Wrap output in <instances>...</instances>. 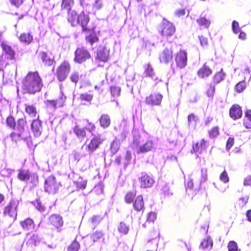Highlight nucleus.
Here are the masks:
<instances>
[{"mask_svg":"<svg viewBox=\"0 0 251 251\" xmlns=\"http://www.w3.org/2000/svg\"><path fill=\"white\" fill-rule=\"evenodd\" d=\"M45 104L48 108L53 110L57 108L55 100H47L45 101Z\"/></svg>","mask_w":251,"mask_h":251,"instance_id":"obj_49","label":"nucleus"},{"mask_svg":"<svg viewBox=\"0 0 251 251\" xmlns=\"http://www.w3.org/2000/svg\"><path fill=\"white\" fill-rule=\"evenodd\" d=\"M145 73L147 76H148L151 77L152 79L154 78V73L153 69L150 66V65H148L145 68Z\"/></svg>","mask_w":251,"mask_h":251,"instance_id":"obj_42","label":"nucleus"},{"mask_svg":"<svg viewBox=\"0 0 251 251\" xmlns=\"http://www.w3.org/2000/svg\"><path fill=\"white\" fill-rule=\"evenodd\" d=\"M212 246L213 242L212 240L210 237H207L201 242L200 248L203 250L209 251L211 249Z\"/></svg>","mask_w":251,"mask_h":251,"instance_id":"obj_23","label":"nucleus"},{"mask_svg":"<svg viewBox=\"0 0 251 251\" xmlns=\"http://www.w3.org/2000/svg\"><path fill=\"white\" fill-rule=\"evenodd\" d=\"M75 54L74 61L78 63L83 62L90 57L89 52L84 48L77 49Z\"/></svg>","mask_w":251,"mask_h":251,"instance_id":"obj_8","label":"nucleus"},{"mask_svg":"<svg viewBox=\"0 0 251 251\" xmlns=\"http://www.w3.org/2000/svg\"><path fill=\"white\" fill-rule=\"evenodd\" d=\"M59 184L57 183L54 176L48 177L45 182V190L49 194H54L58 190Z\"/></svg>","mask_w":251,"mask_h":251,"instance_id":"obj_6","label":"nucleus"},{"mask_svg":"<svg viewBox=\"0 0 251 251\" xmlns=\"http://www.w3.org/2000/svg\"><path fill=\"white\" fill-rule=\"evenodd\" d=\"M87 42H89L91 45L94 43L98 41V38L95 34H91L89 36L86 37Z\"/></svg>","mask_w":251,"mask_h":251,"instance_id":"obj_43","label":"nucleus"},{"mask_svg":"<svg viewBox=\"0 0 251 251\" xmlns=\"http://www.w3.org/2000/svg\"><path fill=\"white\" fill-rule=\"evenodd\" d=\"M100 126L104 128L108 127L110 125V119L107 114H102L100 119Z\"/></svg>","mask_w":251,"mask_h":251,"instance_id":"obj_29","label":"nucleus"},{"mask_svg":"<svg viewBox=\"0 0 251 251\" xmlns=\"http://www.w3.org/2000/svg\"><path fill=\"white\" fill-rule=\"evenodd\" d=\"M26 123V121L24 119H20L18 121L17 126L18 131L22 133L25 131Z\"/></svg>","mask_w":251,"mask_h":251,"instance_id":"obj_36","label":"nucleus"},{"mask_svg":"<svg viewBox=\"0 0 251 251\" xmlns=\"http://www.w3.org/2000/svg\"><path fill=\"white\" fill-rule=\"evenodd\" d=\"M215 92V87L212 85H210L209 89L207 91V94L208 97H212L213 96Z\"/></svg>","mask_w":251,"mask_h":251,"instance_id":"obj_64","label":"nucleus"},{"mask_svg":"<svg viewBox=\"0 0 251 251\" xmlns=\"http://www.w3.org/2000/svg\"><path fill=\"white\" fill-rule=\"evenodd\" d=\"M33 186H35L38 183V177L36 175L33 174L31 176V181Z\"/></svg>","mask_w":251,"mask_h":251,"instance_id":"obj_63","label":"nucleus"},{"mask_svg":"<svg viewBox=\"0 0 251 251\" xmlns=\"http://www.w3.org/2000/svg\"><path fill=\"white\" fill-rule=\"evenodd\" d=\"M133 206L135 210L137 211H141L144 209V203L142 196H137L134 203H133Z\"/></svg>","mask_w":251,"mask_h":251,"instance_id":"obj_24","label":"nucleus"},{"mask_svg":"<svg viewBox=\"0 0 251 251\" xmlns=\"http://www.w3.org/2000/svg\"><path fill=\"white\" fill-rule=\"evenodd\" d=\"M154 147L153 142L151 140L147 141L140 146L137 151V153H143L151 151Z\"/></svg>","mask_w":251,"mask_h":251,"instance_id":"obj_17","label":"nucleus"},{"mask_svg":"<svg viewBox=\"0 0 251 251\" xmlns=\"http://www.w3.org/2000/svg\"><path fill=\"white\" fill-rule=\"evenodd\" d=\"M225 76V74L223 72V69H222L219 72L214 75L213 77L214 82L216 83H219L224 79Z\"/></svg>","mask_w":251,"mask_h":251,"instance_id":"obj_35","label":"nucleus"},{"mask_svg":"<svg viewBox=\"0 0 251 251\" xmlns=\"http://www.w3.org/2000/svg\"><path fill=\"white\" fill-rule=\"evenodd\" d=\"M73 3V0H63L62 4H61V8L62 9H66L68 11V13L71 10V5Z\"/></svg>","mask_w":251,"mask_h":251,"instance_id":"obj_39","label":"nucleus"},{"mask_svg":"<svg viewBox=\"0 0 251 251\" xmlns=\"http://www.w3.org/2000/svg\"><path fill=\"white\" fill-rule=\"evenodd\" d=\"M139 181L141 188H151L154 183L153 178L146 174H142L139 177Z\"/></svg>","mask_w":251,"mask_h":251,"instance_id":"obj_10","label":"nucleus"},{"mask_svg":"<svg viewBox=\"0 0 251 251\" xmlns=\"http://www.w3.org/2000/svg\"><path fill=\"white\" fill-rule=\"evenodd\" d=\"M198 118L194 114H191L188 116V123L190 127L194 129L197 125Z\"/></svg>","mask_w":251,"mask_h":251,"instance_id":"obj_31","label":"nucleus"},{"mask_svg":"<svg viewBox=\"0 0 251 251\" xmlns=\"http://www.w3.org/2000/svg\"><path fill=\"white\" fill-rule=\"evenodd\" d=\"M102 218L99 216H94L92 218V223L95 225H98L102 220Z\"/></svg>","mask_w":251,"mask_h":251,"instance_id":"obj_60","label":"nucleus"},{"mask_svg":"<svg viewBox=\"0 0 251 251\" xmlns=\"http://www.w3.org/2000/svg\"><path fill=\"white\" fill-rule=\"evenodd\" d=\"M210 137H215L219 134V129L217 127H214L209 131Z\"/></svg>","mask_w":251,"mask_h":251,"instance_id":"obj_59","label":"nucleus"},{"mask_svg":"<svg viewBox=\"0 0 251 251\" xmlns=\"http://www.w3.org/2000/svg\"><path fill=\"white\" fill-rule=\"evenodd\" d=\"M220 179L224 183H227L229 181V177L227 172L224 171L220 176Z\"/></svg>","mask_w":251,"mask_h":251,"instance_id":"obj_56","label":"nucleus"},{"mask_svg":"<svg viewBox=\"0 0 251 251\" xmlns=\"http://www.w3.org/2000/svg\"><path fill=\"white\" fill-rule=\"evenodd\" d=\"M19 39L22 43L29 45L33 40V36L30 33H23L20 35Z\"/></svg>","mask_w":251,"mask_h":251,"instance_id":"obj_25","label":"nucleus"},{"mask_svg":"<svg viewBox=\"0 0 251 251\" xmlns=\"http://www.w3.org/2000/svg\"><path fill=\"white\" fill-rule=\"evenodd\" d=\"M22 133L18 131L17 133L13 132L10 134V137L12 141L16 142L21 138Z\"/></svg>","mask_w":251,"mask_h":251,"instance_id":"obj_53","label":"nucleus"},{"mask_svg":"<svg viewBox=\"0 0 251 251\" xmlns=\"http://www.w3.org/2000/svg\"><path fill=\"white\" fill-rule=\"evenodd\" d=\"M228 251H239L237 243L234 241H230L228 244Z\"/></svg>","mask_w":251,"mask_h":251,"instance_id":"obj_51","label":"nucleus"},{"mask_svg":"<svg viewBox=\"0 0 251 251\" xmlns=\"http://www.w3.org/2000/svg\"><path fill=\"white\" fill-rule=\"evenodd\" d=\"M207 169L202 168L201 170V178L200 182V185H201L203 183L205 182L207 178Z\"/></svg>","mask_w":251,"mask_h":251,"instance_id":"obj_45","label":"nucleus"},{"mask_svg":"<svg viewBox=\"0 0 251 251\" xmlns=\"http://www.w3.org/2000/svg\"><path fill=\"white\" fill-rule=\"evenodd\" d=\"M207 148L206 142L204 139H202L199 142L193 146V151L196 153H201L205 151Z\"/></svg>","mask_w":251,"mask_h":251,"instance_id":"obj_18","label":"nucleus"},{"mask_svg":"<svg viewBox=\"0 0 251 251\" xmlns=\"http://www.w3.org/2000/svg\"><path fill=\"white\" fill-rule=\"evenodd\" d=\"M103 236V233L101 231L97 230L92 233L90 235V237L93 242H100L101 240L103 241L104 240Z\"/></svg>","mask_w":251,"mask_h":251,"instance_id":"obj_26","label":"nucleus"},{"mask_svg":"<svg viewBox=\"0 0 251 251\" xmlns=\"http://www.w3.org/2000/svg\"><path fill=\"white\" fill-rule=\"evenodd\" d=\"M234 139L232 138H229L226 142V148L227 150H229L233 145Z\"/></svg>","mask_w":251,"mask_h":251,"instance_id":"obj_62","label":"nucleus"},{"mask_svg":"<svg viewBox=\"0 0 251 251\" xmlns=\"http://www.w3.org/2000/svg\"><path fill=\"white\" fill-rule=\"evenodd\" d=\"M1 48L5 55L7 56V58H9L11 60L14 58L15 52L11 47L5 43H2Z\"/></svg>","mask_w":251,"mask_h":251,"instance_id":"obj_21","label":"nucleus"},{"mask_svg":"<svg viewBox=\"0 0 251 251\" xmlns=\"http://www.w3.org/2000/svg\"><path fill=\"white\" fill-rule=\"evenodd\" d=\"M79 75L78 73L74 72L70 75L71 80L75 83H76L79 80Z\"/></svg>","mask_w":251,"mask_h":251,"instance_id":"obj_57","label":"nucleus"},{"mask_svg":"<svg viewBox=\"0 0 251 251\" xmlns=\"http://www.w3.org/2000/svg\"><path fill=\"white\" fill-rule=\"evenodd\" d=\"M40 241L41 238L39 235L34 233L31 235H29L26 244L29 246H36L39 244V243L40 242Z\"/></svg>","mask_w":251,"mask_h":251,"instance_id":"obj_20","label":"nucleus"},{"mask_svg":"<svg viewBox=\"0 0 251 251\" xmlns=\"http://www.w3.org/2000/svg\"><path fill=\"white\" fill-rule=\"evenodd\" d=\"M6 56L3 54L0 56V71H3L6 67L8 63L5 60Z\"/></svg>","mask_w":251,"mask_h":251,"instance_id":"obj_52","label":"nucleus"},{"mask_svg":"<svg viewBox=\"0 0 251 251\" xmlns=\"http://www.w3.org/2000/svg\"><path fill=\"white\" fill-rule=\"evenodd\" d=\"M65 100V96L63 94H62L59 99L55 100L56 107L57 108L62 107L64 105Z\"/></svg>","mask_w":251,"mask_h":251,"instance_id":"obj_41","label":"nucleus"},{"mask_svg":"<svg viewBox=\"0 0 251 251\" xmlns=\"http://www.w3.org/2000/svg\"><path fill=\"white\" fill-rule=\"evenodd\" d=\"M93 99V95L87 93H83L80 95L79 99L81 101L90 102Z\"/></svg>","mask_w":251,"mask_h":251,"instance_id":"obj_44","label":"nucleus"},{"mask_svg":"<svg viewBox=\"0 0 251 251\" xmlns=\"http://www.w3.org/2000/svg\"><path fill=\"white\" fill-rule=\"evenodd\" d=\"M229 114L234 120L241 118L242 115L241 107L238 105H233L230 109Z\"/></svg>","mask_w":251,"mask_h":251,"instance_id":"obj_16","label":"nucleus"},{"mask_svg":"<svg viewBox=\"0 0 251 251\" xmlns=\"http://www.w3.org/2000/svg\"><path fill=\"white\" fill-rule=\"evenodd\" d=\"M74 179H75L76 177H78L77 180H74V182L76 184V186L79 189H84L86 188L87 181L83 179L80 176H78L77 174L74 175Z\"/></svg>","mask_w":251,"mask_h":251,"instance_id":"obj_28","label":"nucleus"},{"mask_svg":"<svg viewBox=\"0 0 251 251\" xmlns=\"http://www.w3.org/2000/svg\"><path fill=\"white\" fill-rule=\"evenodd\" d=\"M90 20L88 15L81 12L78 15L75 11H71L69 12L68 21L72 26H76L79 25L82 28V31L88 30L87 25Z\"/></svg>","mask_w":251,"mask_h":251,"instance_id":"obj_2","label":"nucleus"},{"mask_svg":"<svg viewBox=\"0 0 251 251\" xmlns=\"http://www.w3.org/2000/svg\"><path fill=\"white\" fill-rule=\"evenodd\" d=\"M119 148V143L117 140H114L111 145V151L113 153L117 152Z\"/></svg>","mask_w":251,"mask_h":251,"instance_id":"obj_50","label":"nucleus"},{"mask_svg":"<svg viewBox=\"0 0 251 251\" xmlns=\"http://www.w3.org/2000/svg\"><path fill=\"white\" fill-rule=\"evenodd\" d=\"M243 124L246 128H251V110L246 112Z\"/></svg>","mask_w":251,"mask_h":251,"instance_id":"obj_32","label":"nucleus"},{"mask_svg":"<svg viewBox=\"0 0 251 251\" xmlns=\"http://www.w3.org/2000/svg\"><path fill=\"white\" fill-rule=\"evenodd\" d=\"M30 175L28 170L22 169L19 171L17 177L21 181H25L29 179Z\"/></svg>","mask_w":251,"mask_h":251,"instance_id":"obj_27","label":"nucleus"},{"mask_svg":"<svg viewBox=\"0 0 251 251\" xmlns=\"http://www.w3.org/2000/svg\"><path fill=\"white\" fill-rule=\"evenodd\" d=\"M79 248V244L76 241H75L69 246L68 250V251H78Z\"/></svg>","mask_w":251,"mask_h":251,"instance_id":"obj_47","label":"nucleus"},{"mask_svg":"<svg viewBox=\"0 0 251 251\" xmlns=\"http://www.w3.org/2000/svg\"><path fill=\"white\" fill-rule=\"evenodd\" d=\"M175 61L176 66L182 69L184 68L187 62V54L183 50H180L175 56Z\"/></svg>","mask_w":251,"mask_h":251,"instance_id":"obj_9","label":"nucleus"},{"mask_svg":"<svg viewBox=\"0 0 251 251\" xmlns=\"http://www.w3.org/2000/svg\"><path fill=\"white\" fill-rule=\"evenodd\" d=\"M232 28L233 32L236 34L240 32V28L239 27V24L236 21H234L232 22Z\"/></svg>","mask_w":251,"mask_h":251,"instance_id":"obj_58","label":"nucleus"},{"mask_svg":"<svg viewBox=\"0 0 251 251\" xmlns=\"http://www.w3.org/2000/svg\"><path fill=\"white\" fill-rule=\"evenodd\" d=\"M49 222L56 228H59L63 225L62 217L57 214L51 215L49 218Z\"/></svg>","mask_w":251,"mask_h":251,"instance_id":"obj_14","label":"nucleus"},{"mask_svg":"<svg viewBox=\"0 0 251 251\" xmlns=\"http://www.w3.org/2000/svg\"><path fill=\"white\" fill-rule=\"evenodd\" d=\"M176 28L172 23L163 19L160 32L163 37L168 38L174 34Z\"/></svg>","mask_w":251,"mask_h":251,"instance_id":"obj_5","label":"nucleus"},{"mask_svg":"<svg viewBox=\"0 0 251 251\" xmlns=\"http://www.w3.org/2000/svg\"><path fill=\"white\" fill-rule=\"evenodd\" d=\"M246 88V84L244 81L238 83L235 86V89L238 92H242Z\"/></svg>","mask_w":251,"mask_h":251,"instance_id":"obj_55","label":"nucleus"},{"mask_svg":"<svg viewBox=\"0 0 251 251\" xmlns=\"http://www.w3.org/2000/svg\"><path fill=\"white\" fill-rule=\"evenodd\" d=\"M71 69L70 64L67 61H64L56 70V75L59 81H63L67 78Z\"/></svg>","mask_w":251,"mask_h":251,"instance_id":"obj_4","label":"nucleus"},{"mask_svg":"<svg viewBox=\"0 0 251 251\" xmlns=\"http://www.w3.org/2000/svg\"><path fill=\"white\" fill-rule=\"evenodd\" d=\"M43 83L37 72L29 73L23 81V88L25 93L35 94L41 90Z\"/></svg>","mask_w":251,"mask_h":251,"instance_id":"obj_1","label":"nucleus"},{"mask_svg":"<svg viewBox=\"0 0 251 251\" xmlns=\"http://www.w3.org/2000/svg\"><path fill=\"white\" fill-rule=\"evenodd\" d=\"M136 195V194L133 192H128L125 198L126 202L130 203H131Z\"/></svg>","mask_w":251,"mask_h":251,"instance_id":"obj_46","label":"nucleus"},{"mask_svg":"<svg viewBox=\"0 0 251 251\" xmlns=\"http://www.w3.org/2000/svg\"><path fill=\"white\" fill-rule=\"evenodd\" d=\"M108 57V51L105 48L100 47L98 49L96 59L100 61L106 62Z\"/></svg>","mask_w":251,"mask_h":251,"instance_id":"obj_15","label":"nucleus"},{"mask_svg":"<svg viewBox=\"0 0 251 251\" xmlns=\"http://www.w3.org/2000/svg\"><path fill=\"white\" fill-rule=\"evenodd\" d=\"M212 74V71L205 64L198 72L199 77L203 78L208 77Z\"/></svg>","mask_w":251,"mask_h":251,"instance_id":"obj_19","label":"nucleus"},{"mask_svg":"<svg viewBox=\"0 0 251 251\" xmlns=\"http://www.w3.org/2000/svg\"><path fill=\"white\" fill-rule=\"evenodd\" d=\"M103 141L100 135H94L90 143L85 147V149L91 153L99 147Z\"/></svg>","mask_w":251,"mask_h":251,"instance_id":"obj_7","label":"nucleus"},{"mask_svg":"<svg viewBox=\"0 0 251 251\" xmlns=\"http://www.w3.org/2000/svg\"><path fill=\"white\" fill-rule=\"evenodd\" d=\"M20 225L25 230L33 229L35 226L33 221L30 218H27L24 221H21Z\"/></svg>","mask_w":251,"mask_h":251,"instance_id":"obj_22","label":"nucleus"},{"mask_svg":"<svg viewBox=\"0 0 251 251\" xmlns=\"http://www.w3.org/2000/svg\"><path fill=\"white\" fill-rule=\"evenodd\" d=\"M156 219V214L154 212H150L148 216L147 221L153 222Z\"/></svg>","mask_w":251,"mask_h":251,"instance_id":"obj_61","label":"nucleus"},{"mask_svg":"<svg viewBox=\"0 0 251 251\" xmlns=\"http://www.w3.org/2000/svg\"><path fill=\"white\" fill-rule=\"evenodd\" d=\"M102 7V0H94V2L92 4V11L95 13L97 11L100 10Z\"/></svg>","mask_w":251,"mask_h":251,"instance_id":"obj_38","label":"nucleus"},{"mask_svg":"<svg viewBox=\"0 0 251 251\" xmlns=\"http://www.w3.org/2000/svg\"><path fill=\"white\" fill-rule=\"evenodd\" d=\"M128 227L124 223H120L118 226V230L120 233L126 234L128 232Z\"/></svg>","mask_w":251,"mask_h":251,"instance_id":"obj_40","label":"nucleus"},{"mask_svg":"<svg viewBox=\"0 0 251 251\" xmlns=\"http://www.w3.org/2000/svg\"><path fill=\"white\" fill-rule=\"evenodd\" d=\"M18 200H12L5 207L3 215L8 216L15 220L17 217V208L18 206Z\"/></svg>","mask_w":251,"mask_h":251,"instance_id":"obj_3","label":"nucleus"},{"mask_svg":"<svg viewBox=\"0 0 251 251\" xmlns=\"http://www.w3.org/2000/svg\"><path fill=\"white\" fill-rule=\"evenodd\" d=\"M173 50L172 49H165L159 55V60L162 63L168 64L173 59Z\"/></svg>","mask_w":251,"mask_h":251,"instance_id":"obj_12","label":"nucleus"},{"mask_svg":"<svg viewBox=\"0 0 251 251\" xmlns=\"http://www.w3.org/2000/svg\"><path fill=\"white\" fill-rule=\"evenodd\" d=\"M31 128L35 136H39L42 132L41 122L38 119L33 121L31 124Z\"/></svg>","mask_w":251,"mask_h":251,"instance_id":"obj_13","label":"nucleus"},{"mask_svg":"<svg viewBox=\"0 0 251 251\" xmlns=\"http://www.w3.org/2000/svg\"><path fill=\"white\" fill-rule=\"evenodd\" d=\"M74 131L78 138H83L86 135L84 129L80 128L78 126H75Z\"/></svg>","mask_w":251,"mask_h":251,"instance_id":"obj_34","label":"nucleus"},{"mask_svg":"<svg viewBox=\"0 0 251 251\" xmlns=\"http://www.w3.org/2000/svg\"><path fill=\"white\" fill-rule=\"evenodd\" d=\"M6 124L10 127L14 128L16 126L14 118L12 116H9L6 119Z\"/></svg>","mask_w":251,"mask_h":251,"instance_id":"obj_54","label":"nucleus"},{"mask_svg":"<svg viewBox=\"0 0 251 251\" xmlns=\"http://www.w3.org/2000/svg\"><path fill=\"white\" fill-rule=\"evenodd\" d=\"M197 22L200 26H203L206 28H208L211 24L210 20L202 16V14L197 20Z\"/></svg>","mask_w":251,"mask_h":251,"instance_id":"obj_30","label":"nucleus"},{"mask_svg":"<svg viewBox=\"0 0 251 251\" xmlns=\"http://www.w3.org/2000/svg\"><path fill=\"white\" fill-rule=\"evenodd\" d=\"M40 57L46 65L50 66L52 64L53 60L48 56L45 52H41L40 53Z\"/></svg>","mask_w":251,"mask_h":251,"instance_id":"obj_33","label":"nucleus"},{"mask_svg":"<svg viewBox=\"0 0 251 251\" xmlns=\"http://www.w3.org/2000/svg\"><path fill=\"white\" fill-rule=\"evenodd\" d=\"M25 112L31 117H34L36 114V109L32 105L25 104Z\"/></svg>","mask_w":251,"mask_h":251,"instance_id":"obj_37","label":"nucleus"},{"mask_svg":"<svg viewBox=\"0 0 251 251\" xmlns=\"http://www.w3.org/2000/svg\"><path fill=\"white\" fill-rule=\"evenodd\" d=\"M121 88L118 86L111 87V94L113 97H119L120 95Z\"/></svg>","mask_w":251,"mask_h":251,"instance_id":"obj_48","label":"nucleus"},{"mask_svg":"<svg viewBox=\"0 0 251 251\" xmlns=\"http://www.w3.org/2000/svg\"><path fill=\"white\" fill-rule=\"evenodd\" d=\"M163 98L162 95L158 93H154L147 97L145 102L147 104L153 105H160Z\"/></svg>","mask_w":251,"mask_h":251,"instance_id":"obj_11","label":"nucleus"}]
</instances>
